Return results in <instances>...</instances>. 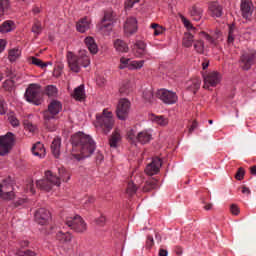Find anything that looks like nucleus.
Listing matches in <instances>:
<instances>
[{
	"mask_svg": "<svg viewBox=\"0 0 256 256\" xmlns=\"http://www.w3.org/2000/svg\"><path fill=\"white\" fill-rule=\"evenodd\" d=\"M91 27V24L89 22L88 18H83L76 24V29L79 31V33H85V31H89V28Z\"/></svg>",
	"mask_w": 256,
	"mask_h": 256,
	"instance_id": "25",
	"label": "nucleus"
},
{
	"mask_svg": "<svg viewBox=\"0 0 256 256\" xmlns=\"http://www.w3.org/2000/svg\"><path fill=\"white\" fill-rule=\"evenodd\" d=\"M131 108V102L123 98L120 99L116 108V115L121 121H125L129 117V109Z\"/></svg>",
	"mask_w": 256,
	"mask_h": 256,
	"instance_id": "14",
	"label": "nucleus"
},
{
	"mask_svg": "<svg viewBox=\"0 0 256 256\" xmlns=\"http://www.w3.org/2000/svg\"><path fill=\"white\" fill-rule=\"evenodd\" d=\"M195 129H197V121H193L192 125L190 126L189 135H191V133H193Z\"/></svg>",
	"mask_w": 256,
	"mask_h": 256,
	"instance_id": "61",
	"label": "nucleus"
},
{
	"mask_svg": "<svg viewBox=\"0 0 256 256\" xmlns=\"http://www.w3.org/2000/svg\"><path fill=\"white\" fill-rule=\"evenodd\" d=\"M161 159L154 158L150 164L147 165L145 172L147 175H157L159 169H161Z\"/></svg>",
	"mask_w": 256,
	"mask_h": 256,
	"instance_id": "21",
	"label": "nucleus"
},
{
	"mask_svg": "<svg viewBox=\"0 0 256 256\" xmlns=\"http://www.w3.org/2000/svg\"><path fill=\"white\" fill-rule=\"evenodd\" d=\"M107 219L104 215H101L99 218L96 219V225H99V227H103L105 225V222Z\"/></svg>",
	"mask_w": 256,
	"mask_h": 256,
	"instance_id": "56",
	"label": "nucleus"
},
{
	"mask_svg": "<svg viewBox=\"0 0 256 256\" xmlns=\"http://www.w3.org/2000/svg\"><path fill=\"white\" fill-rule=\"evenodd\" d=\"M114 48L118 53H127L129 51V46L127 43L121 39H117L114 41Z\"/></svg>",
	"mask_w": 256,
	"mask_h": 256,
	"instance_id": "28",
	"label": "nucleus"
},
{
	"mask_svg": "<svg viewBox=\"0 0 256 256\" xmlns=\"http://www.w3.org/2000/svg\"><path fill=\"white\" fill-rule=\"evenodd\" d=\"M65 225L70 227L75 233H85L87 231V223L83 217L79 215L67 216L65 219Z\"/></svg>",
	"mask_w": 256,
	"mask_h": 256,
	"instance_id": "7",
	"label": "nucleus"
},
{
	"mask_svg": "<svg viewBox=\"0 0 256 256\" xmlns=\"http://www.w3.org/2000/svg\"><path fill=\"white\" fill-rule=\"evenodd\" d=\"M7 9H9V0H0V17L5 15Z\"/></svg>",
	"mask_w": 256,
	"mask_h": 256,
	"instance_id": "46",
	"label": "nucleus"
},
{
	"mask_svg": "<svg viewBox=\"0 0 256 256\" xmlns=\"http://www.w3.org/2000/svg\"><path fill=\"white\" fill-rule=\"evenodd\" d=\"M21 55V51L19 49H12L9 52L8 59L11 61V63L17 61L19 59V56Z\"/></svg>",
	"mask_w": 256,
	"mask_h": 256,
	"instance_id": "41",
	"label": "nucleus"
},
{
	"mask_svg": "<svg viewBox=\"0 0 256 256\" xmlns=\"http://www.w3.org/2000/svg\"><path fill=\"white\" fill-rule=\"evenodd\" d=\"M132 50L135 57H138V59H141L142 57H147V55L149 57V52H147V44H145V42L141 40L135 42Z\"/></svg>",
	"mask_w": 256,
	"mask_h": 256,
	"instance_id": "19",
	"label": "nucleus"
},
{
	"mask_svg": "<svg viewBox=\"0 0 256 256\" xmlns=\"http://www.w3.org/2000/svg\"><path fill=\"white\" fill-rule=\"evenodd\" d=\"M221 83V74L218 72H211L204 77V89H209V87H217Z\"/></svg>",
	"mask_w": 256,
	"mask_h": 256,
	"instance_id": "17",
	"label": "nucleus"
},
{
	"mask_svg": "<svg viewBox=\"0 0 256 256\" xmlns=\"http://www.w3.org/2000/svg\"><path fill=\"white\" fill-rule=\"evenodd\" d=\"M240 10L244 19H251L255 6L251 0H241Z\"/></svg>",
	"mask_w": 256,
	"mask_h": 256,
	"instance_id": "18",
	"label": "nucleus"
},
{
	"mask_svg": "<svg viewBox=\"0 0 256 256\" xmlns=\"http://www.w3.org/2000/svg\"><path fill=\"white\" fill-rule=\"evenodd\" d=\"M191 17L194 21H201V15H203V9L201 7L194 6L190 11Z\"/></svg>",
	"mask_w": 256,
	"mask_h": 256,
	"instance_id": "35",
	"label": "nucleus"
},
{
	"mask_svg": "<svg viewBox=\"0 0 256 256\" xmlns=\"http://www.w3.org/2000/svg\"><path fill=\"white\" fill-rule=\"evenodd\" d=\"M181 19L184 27H186L188 31L195 32V27H193V24H191V21L187 20V18L185 17H182Z\"/></svg>",
	"mask_w": 256,
	"mask_h": 256,
	"instance_id": "50",
	"label": "nucleus"
},
{
	"mask_svg": "<svg viewBox=\"0 0 256 256\" xmlns=\"http://www.w3.org/2000/svg\"><path fill=\"white\" fill-rule=\"evenodd\" d=\"M41 31H43V26L39 21H36L32 26V33L35 35H41Z\"/></svg>",
	"mask_w": 256,
	"mask_h": 256,
	"instance_id": "48",
	"label": "nucleus"
},
{
	"mask_svg": "<svg viewBox=\"0 0 256 256\" xmlns=\"http://www.w3.org/2000/svg\"><path fill=\"white\" fill-rule=\"evenodd\" d=\"M26 191L35 195V188L33 187V180H28L26 183Z\"/></svg>",
	"mask_w": 256,
	"mask_h": 256,
	"instance_id": "52",
	"label": "nucleus"
},
{
	"mask_svg": "<svg viewBox=\"0 0 256 256\" xmlns=\"http://www.w3.org/2000/svg\"><path fill=\"white\" fill-rule=\"evenodd\" d=\"M115 21V12L108 10L104 13V17L99 25L102 35H109L113 31V22Z\"/></svg>",
	"mask_w": 256,
	"mask_h": 256,
	"instance_id": "9",
	"label": "nucleus"
},
{
	"mask_svg": "<svg viewBox=\"0 0 256 256\" xmlns=\"http://www.w3.org/2000/svg\"><path fill=\"white\" fill-rule=\"evenodd\" d=\"M256 61V51L255 50H249L247 52H244L240 58V65L244 71H249L251 69V66L255 65Z\"/></svg>",
	"mask_w": 256,
	"mask_h": 256,
	"instance_id": "12",
	"label": "nucleus"
},
{
	"mask_svg": "<svg viewBox=\"0 0 256 256\" xmlns=\"http://www.w3.org/2000/svg\"><path fill=\"white\" fill-rule=\"evenodd\" d=\"M51 152L54 155V157H59L61 153V138H54L51 144Z\"/></svg>",
	"mask_w": 256,
	"mask_h": 256,
	"instance_id": "27",
	"label": "nucleus"
},
{
	"mask_svg": "<svg viewBox=\"0 0 256 256\" xmlns=\"http://www.w3.org/2000/svg\"><path fill=\"white\" fill-rule=\"evenodd\" d=\"M6 108H5V102L0 100V115H5Z\"/></svg>",
	"mask_w": 256,
	"mask_h": 256,
	"instance_id": "60",
	"label": "nucleus"
},
{
	"mask_svg": "<svg viewBox=\"0 0 256 256\" xmlns=\"http://www.w3.org/2000/svg\"><path fill=\"white\" fill-rule=\"evenodd\" d=\"M34 218L38 225H49L51 213L45 208H40L35 212Z\"/></svg>",
	"mask_w": 256,
	"mask_h": 256,
	"instance_id": "16",
	"label": "nucleus"
},
{
	"mask_svg": "<svg viewBox=\"0 0 256 256\" xmlns=\"http://www.w3.org/2000/svg\"><path fill=\"white\" fill-rule=\"evenodd\" d=\"M230 211L232 213V215H239V206L238 205H235V204H232L230 206Z\"/></svg>",
	"mask_w": 256,
	"mask_h": 256,
	"instance_id": "57",
	"label": "nucleus"
},
{
	"mask_svg": "<svg viewBox=\"0 0 256 256\" xmlns=\"http://www.w3.org/2000/svg\"><path fill=\"white\" fill-rule=\"evenodd\" d=\"M235 41V37L233 36V30L230 29L228 34V43H233Z\"/></svg>",
	"mask_w": 256,
	"mask_h": 256,
	"instance_id": "62",
	"label": "nucleus"
},
{
	"mask_svg": "<svg viewBox=\"0 0 256 256\" xmlns=\"http://www.w3.org/2000/svg\"><path fill=\"white\" fill-rule=\"evenodd\" d=\"M127 138L130 143L134 145H137V143H140L141 145H147V143H150L151 139H153V135H151V132L147 130L137 132V128L134 127L128 130Z\"/></svg>",
	"mask_w": 256,
	"mask_h": 256,
	"instance_id": "5",
	"label": "nucleus"
},
{
	"mask_svg": "<svg viewBox=\"0 0 256 256\" xmlns=\"http://www.w3.org/2000/svg\"><path fill=\"white\" fill-rule=\"evenodd\" d=\"M156 97L160 99V101L164 102L166 105H174L177 103V94L173 91H169L167 89H160L156 92Z\"/></svg>",
	"mask_w": 256,
	"mask_h": 256,
	"instance_id": "13",
	"label": "nucleus"
},
{
	"mask_svg": "<svg viewBox=\"0 0 256 256\" xmlns=\"http://www.w3.org/2000/svg\"><path fill=\"white\" fill-rule=\"evenodd\" d=\"M72 152L71 159L81 161L87 159L95 153L96 145L95 140L83 132H77L71 137Z\"/></svg>",
	"mask_w": 256,
	"mask_h": 256,
	"instance_id": "1",
	"label": "nucleus"
},
{
	"mask_svg": "<svg viewBox=\"0 0 256 256\" xmlns=\"http://www.w3.org/2000/svg\"><path fill=\"white\" fill-rule=\"evenodd\" d=\"M63 109L61 102L52 100L48 105V109L43 112L44 125L48 131H55L57 129V115Z\"/></svg>",
	"mask_w": 256,
	"mask_h": 256,
	"instance_id": "4",
	"label": "nucleus"
},
{
	"mask_svg": "<svg viewBox=\"0 0 256 256\" xmlns=\"http://www.w3.org/2000/svg\"><path fill=\"white\" fill-rule=\"evenodd\" d=\"M25 99L28 103L33 105H41L43 94L41 93V86L37 84H30L25 92Z\"/></svg>",
	"mask_w": 256,
	"mask_h": 256,
	"instance_id": "8",
	"label": "nucleus"
},
{
	"mask_svg": "<svg viewBox=\"0 0 256 256\" xmlns=\"http://www.w3.org/2000/svg\"><path fill=\"white\" fill-rule=\"evenodd\" d=\"M124 33L127 37L137 33V19L134 17L127 18L124 23Z\"/></svg>",
	"mask_w": 256,
	"mask_h": 256,
	"instance_id": "20",
	"label": "nucleus"
},
{
	"mask_svg": "<svg viewBox=\"0 0 256 256\" xmlns=\"http://www.w3.org/2000/svg\"><path fill=\"white\" fill-rule=\"evenodd\" d=\"M153 245H154L153 236H147L146 247L151 249V247H153Z\"/></svg>",
	"mask_w": 256,
	"mask_h": 256,
	"instance_id": "59",
	"label": "nucleus"
},
{
	"mask_svg": "<svg viewBox=\"0 0 256 256\" xmlns=\"http://www.w3.org/2000/svg\"><path fill=\"white\" fill-rule=\"evenodd\" d=\"M194 49H195L196 53L203 55V53H205V43H203V40H197L194 43Z\"/></svg>",
	"mask_w": 256,
	"mask_h": 256,
	"instance_id": "40",
	"label": "nucleus"
},
{
	"mask_svg": "<svg viewBox=\"0 0 256 256\" xmlns=\"http://www.w3.org/2000/svg\"><path fill=\"white\" fill-rule=\"evenodd\" d=\"M91 203H95V198L93 196L82 199V205H84V207H88Z\"/></svg>",
	"mask_w": 256,
	"mask_h": 256,
	"instance_id": "51",
	"label": "nucleus"
},
{
	"mask_svg": "<svg viewBox=\"0 0 256 256\" xmlns=\"http://www.w3.org/2000/svg\"><path fill=\"white\" fill-rule=\"evenodd\" d=\"M119 93L121 95H129L131 93V83L129 81L123 82L120 86Z\"/></svg>",
	"mask_w": 256,
	"mask_h": 256,
	"instance_id": "38",
	"label": "nucleus"
},
{
	"mask_svg": "<svg viewBox=\"0 0 256 256\" xmlns=\"http://www.w3.org/2000/svg\"><path fill=\"white\" fill-rule=\"evenodd\" d=\"M45 91L48 97H57L58 90L57 87H55L54 85L47 86Z\"/></svg>",
	"mask_w": 256,
	"mask_h": 256,
	"instance_id": "43",
	"label": "nucleus"
},
{
	"mask_svg": "<svg viewBox=\"0 0 256 256\" xmlns=\"http://www.w3.org/2000/svg\"><path fill=\"white\" fill-rule=\"evenodd\" d=\"M32 153L35 157H39V159H43V157H45V147L41 142H37L32 147Z\"/></svg>",
	"mask_w": 256,
	"mask_h": 256,
	"instance_id": "24",
	"label": "nucleus"
},
{
	"mask_svg": "<svg viewBox=\"0 0 256 256\" xmlns=\"http://www.w3.org/2000/svg\"><path fill=\"white\" fill-rule=\"evenodd\" d=\"M15 144V135L11 132H8L4 136H0V155H7L11 149H13V145Z\"/></svg>",
	"mask_w": 256,
	"mask_h": 256,
	"instance_id": "10",
	"label": "nucleus"
},
{
	"mask_svg": "<svg viewBox=\"0 0 256 256\" xmlns=\"http://www.w3.org/2000/svg\"><path fill=\"white\" fill-rule=\"evenodd\" d=\"M209 10L212 17H221V15H223V7H221L217 2L210 4Z\"/></svg>",
	"mask_w": 256,
	"mask_h": 256,
	"instance_id": "26",
	"label": "nucleus"
},
{
	"mask_svg": "<svg viewBox=\"0 0 256 256\" xmlns=\"http://www.w3.org/2000/svg\"><path fill=\"white\" fill-rule=\"evenodd\" d=\"M24 129L30 133H35V129H37V127L33 125V123L29 122V120H24Z\"/></svg>",
	"mask_w": 256,
	"mask_h": 256,
	"instance_id": "49",
	"label": "nucleus"
},
{
	"mask_svg": "<svg viewBox=\"0 0 256 256\" xmlns=\"http://www.w3.org/2000/svg\"><path fill=\"white\" fill-rule=\"evenodd\" d=\"M143 99H145V101H147L148 103H153V90L151 89H146L143 92Z\"/></svg>",
	"mask_w": 256,
	"mask_h": 256,
	"instance_id": "44",
	"label": "nucleus"
},
{
	"mask_svg": "<svg viewBox=\"0 0 256 256\" xmlns=\"http://www.w3.org/2000/svg\"><path fill=\"white\" fill-rule=\"evenodd\" d=\"M219 37H221L220 31H216L213 37L209 34L204 33V38L206 39V41H209V43H211L212 45H216L215 39H219Z\"/></svg>",
	"mask_w": 256,
	"mask_h": 256,
	"instance_id": "42",
	"label": "nucleus"
},
{
	"mask_svg": "<svg viewBox=\"0 0 256 256\" xmlns=\"http://www.w3.org/2000/svg\"><path fill=\"white\" fill-rule=\"evenodd\" d=\"M121 141V134L119 132L115 131L110 139H109V145L110 147H113L114 149L117 148V144Z\"/></svg>",
	"mask_w": 256,
	"mask_h": 256,
	"instance_id": "36",
	"label": "nucleus"
},
{
	"mask_svg": "<svg viewBox=\"0 0 256 256\" xmlns=\"http://www.w3.org/2000/svg\"><path fill=\"white\" fill-rule=\"evenodd\" d=\"M151 28L154 29V35L158 36V35H162V33L165 32V28H163V26L159 25V24H151Z\"/></svg>",
	"mask_w": 256,
	"mask_h": 256,
	"instance_id": "47",
	"label": "nucleus"
},
{
	"mask_svg": "<svg viewBox=\"0 0 256 256\" xmlns=\"http://www.w3.org/2000/svg\"><path fill=\"white\" fill-rule=\"evenodd\" d=\"M143 65H145V60L131 61V59L129 58L122 57L120 59L119 69H130V70L141 69Z\"/></svg>",
	"mask_w": 256,
	"mask_h": 256,
	"instance_id": "15",
	"label": "nucleus"
},
{
	"mask_svg": "<svg viewBox=\"0 0 256 256\" xmlns=\"http://www.w3.org/2000/svg\"><path fill=\"white\" fill-rule=\"evenodd\" d=\"M183 45L184 47H191L193 45V33L188 32L184 34Z\"/></svg>",
	"mask_w": 256,
	"mask_h": 256,
	"instance_id": "39",
	"label": "nucleus"
},
{
	"mask_svg": "<svg viewBox=\"0 0 256 256\" xmlns=\"http://www.w3.org/2000/svg\"><path fill=\"white\" fill-rule=\"evenodd\" d=\"M73 97L74 99H76V101H83V99H85V86L80 85L75 88Z\"/></svg>",
	"mask_w": 256,
	"mask_h": 256,
	"instance_id": "31",
	"label": "nucleus"
},
{
	"mask_svg": "<svg viewBox=\"0 0 256 256\" xmlns=\"http://www.w3.org/2000/svg\"><path fill=\"white\" fill-rule=\"evenodd\" d=\"M97 119V127L101 129V131L107 135L113 129V125H115V120L113 119V112L104 109L102 114L96 116Z\"/></svg>",
	"mask_w": 256,
	"mask_h": 256,
	"instance_id": "6",
	"label": "nucleus"
},
{
	"mask_svg": "<svg viewBox=\"0 0 256 256\" xmlns=\"http://www.w3.org/2000/svg\"><path fill=\"white\" fill-rule=\"evenodd\" d=\"M201 88V79L200 78H194L190 82H188L187 89L188 91H193V93H197L199 89Z\"/></svg>",
	"mask_w": 256,
	"mask_h": 256,
	"instance_id": "29",
	"label": "nucleus"
},
{
	"mask_svg": "<svg viewBox=\"0 0 256 256\" xmlns=\"http://www.w3.org/2000/svg\"><path fill=\"white\" fill-rule=\"evenodd\" d=\"M242 193L244 195H251V190L247 186H242Z\"/></svg>",
	"mask_w": 256,
	"mask_h": 256,
	"instance_id": "63",
	"label": "nucleus"
},
{
	"mask_svg": "<svg viewBox=\"0 0 256 256\" xmlns=\"http://www.w3.org/2000/svg\"><path fill=\"white\" fill-rule=\"evenodd\" d=\"M140 0H127L125 2V7L127 9H133V6L136 4V3H139Z\"/></svg>",
	"mask_w": 256,
	"mask_h": 256,
	"instance_id": "55",
	"label": "nucleus"
},
{
	"mask_svg": "<svg viewBox=\"0 0 256 256\" xmlns=\"http://www.w3.org/2000/svg\"><path fill=\"white\" fill-rule=\"evenodd\" d=\"M18 256H35L36 253L31 250L19 251L17 253Z\"/></svg>",
	"mask_w": 256,
	"mask_h": 256,
	"instance_id": "54",
	"label": "nucleus"
},
{
	"mask_svg": "<svg viewBox=\"0 0 256 256\" xmlns=\"http://www.w3.org/2000/svg\"><path fill=\"white\" fill-rule=\"evenodd\" d=\"M9 121H10L12 127H19V120L15 116H11L9 118Z\"/></svg>",
	"mask_w": 256,
	"mask_h": 256,
	"instance_id": "58",
	"label": "nucleus"
},
{
	"mask_svg": "<svg viewBox=\"0 0 256 256\" xmlns=\"http://www.w3.org/2000/svg\"><path fill=\"white\" fill-rule=\"evenodd\" d=\"M159 256H168L169 255V252L163 248H160L159 249Z\"/></svg>",
	"mask_w": 256,
	"mask_h": 256,
	"instance_id": "64",
	"label": "nucleus"
},
{
	"mask_svg": "<svg viewBox=\"0 0 256 256\" xmlns=\"http://www.w3.org/2000/svg\"><path fill=\"white\" fill-rule=\"evenodd\" d=\"M29 61L31 63V65H36V67H40V69H45V67H47V65H53V63L51 62H42L41 59L37 58V57H30Z\"/></svg>",
	"mask_w": 256,
	"mask_h": 256,
	"instance_id": "33",
	"label": "nucleus"
},
{
	"mask_svg": "<svg viewBox=\"0 0 256 256\" xmlns=\"http://www.w3.org/2000/svg\"><path fill=\"white\" fill-rule=\"evenodd\" d=\"M157 187H159L158 181L156 179L152 178L145 183V185L143 187V191H144V193H147V192L151 191L152 189H157Z\"/></svg>",
	"mask_w": 256,
	"mask_h": 256,
	"instance_id": "34",
	"label": "nucleus"
},
{
	"mask_svg": "<svg viewBox=\"0 0 256 256\" xmlns=\"http://www.w3.org/2000/svg\"><path fill=\"white\" fill-rule=\"evenodd\" d=\"M7 77L11 79L12 83H17V81L21 79V75H19V73L12 70L7 71Z\"/></svg>",
	"mask_w": 256,
	"mask_h": 256,
	"instance_id": "45",
	"label": "nucleus"
},
{
	"mask_svg": "<svg viewBox=\"0 0 256 256\" xmlns=\"http://www.w3.org/2000/svg\"><path fill=\"white\" fill-rule=\"evenodd\" d=\"M56 239L57 241H59V243H62L63 245L67 244V243H71V239H73V235H71L70 232H63L62 230H60L57 234H56Z\"/></svg>",
	"mask_w": 256,
	"mask_h": 256,
	"instance_id": "23",
	"label": "nucleus"
},
{
	"mask_svg": "<svg viewBox=\"0 0 256 256\" xmlns=\"http://www.w3.org/2000/svg\"><path fill=\"white\" fill-rule=\"evenodd\" d=\"M243 177H245V170L240 167L235 175V179H237V181H242Z\"/></svg>",
	"mask_w": 256,
	"mask_h": 256,
	"instance_id": "53",
	"label": "nucleus"
},
{
	"mask_svg": "<svg viewBox=\"0 0 256 256\" xmlns=\"http://www.w3.org/2000/svg\"><path fill=\"white\" fill-rule=\"evenodd\" d=\"M150 119L153 123L160 125V127H167L169 125V119L165 116L152 115Z\"/></svg>",
	"mask_w": 256,
	"mask_h": 256,
	"instance_id": "30",
	"label": "nucleus"
},
{
	"mask_svg": "<svg viewBox=\"0 0 256 256\" xmlns=\"http://www.w3.org/2000/svg\"><path fill=\"white\" fill-rule=\"evenodd\" d=\"M126 193L129 197H133L137 193V184L133 180H129L126 188Z\"/></svg>",
	"mask_w": 256,
	"mask_h": 256,
	"instance_id": "37",
	"label": "nucleus"
},
{
	"mask_svg": "<svg viewBox=\"0 0 256 256\" xmlns=\"http://www.w3.org/2000/svg\"><path fill=\"white\" fill-rule=\"evenodd\" d=\"M15 29V22L8 20L0 25V33H9Z\"/></svg>",
	"mask_w": 256,
	"mask_h": 256,
	"instance_id": "32",
	"label": "nucleus"
},
{
	"mask_svg": "<svg viewBox=\"0 0 256 256\" xmlns=\"http://www.w3.org/2000/svg\"><path fill=\"white\" fill-rule=\"evenodd\" d=\"M84 42L86 47L88 48V51H90L92 55H97V53L99 52V47L97 46L95 39L91 36H88L85 38Z\"/></svg>",
	"mask_w": 256,
	"mask_h": 256,
	"instance_id": "22",
	"label": "nucleus"
},
{
	"mask_svg": "<svg viewBox=\"0 0 256 256\" xmlns=\"http://www.w3.org/2000/svg\"><path fill=\"white\" fill-rule=\"evenodd\" d=\"M58 174L59 177L49 170L46 171L45 178L36 181V187L42 191H51L53 187H59L61 181L67 182L71 179V175H69V172L65 168H59Z\"/></svg>",
	"mask_w": 256,
	"mask_h": 256,
	"instance_id": "2",
	"label": "nucleus"
},
{
	"mask_svg": "<svg viewBox=\"0 0 256 256\" xmlns=\"http://www.w3.org/2000/svg\"><path fill=\"white\" fill-rule=\"evenodd\" d=\"M66 59L69 68L74 73H79L81 67H89L91 65V58H89L87 50H80L78 55H75L73 52H67Z\"/></svg>",
	"mask_w": 256,
	"mask_h": 256,
	"instance_id": "3",
	"label": "nucleus"
},
{
	"mask_svg": "<svg viewBox=\"0 0 256 256\" xmlns=\"http://www.w3.org/2000/svg\"><path fill=\"white\" fill-rule=\"evenodd\" d=\"M0 197L1 199H6V201H11L15 197V193H13V181L10 177L0 183Z\"/></svg>",
	"mask_w": 256,
	"mask_h": 256,
	"instance_id": "11",
	"label": "nucleus"
}]
</instances>
